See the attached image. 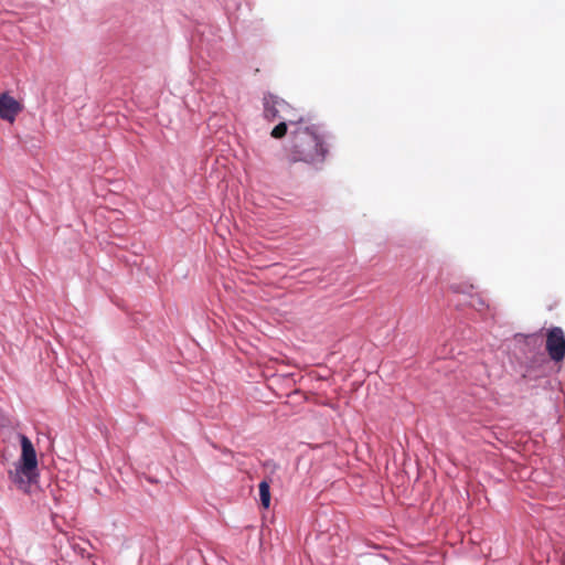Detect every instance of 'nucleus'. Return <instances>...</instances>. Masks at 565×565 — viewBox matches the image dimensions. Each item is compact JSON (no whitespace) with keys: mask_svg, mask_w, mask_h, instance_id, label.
<instances>
[{"mask_svg":"<svg viewBox=\"0 0 565 565\" xmlns=\"http://www.w3.org/2000/svg\"><path fill=\"white\" fill-rule=\"evenodd\" d=\"M328 153L326 137L318 125L309 121L290 130V140L285 148L288 163L302 162L316 167L326 161Z\"/></svg>","mask_w":565,"mask_h":565,"instance_id":"obj_1","label":"nucleus"},{"mask_svg":"<svg viewBox=\"0 0 565 565\" xmlns=\"http://www.w3.org/2000/svg\"><path fill=\"white\" fill-rule=\"evenodd\" d=\"M263 104L265 118L269 121H279L270 132V136L275 139L284 138L287 135L288 126L294 129L309 122V119L297 108L276 95H265Z\"/></svg>","mask_w":565,"mask_h":565,"instance_id":"obj_2","label":"nucleus"},{"mask_svg":"<svg viewBox=\"0 0 565 565\" xmlns=\"http://www.w3.org/2000/svg\"><path fill=\"white\" fill-rule=\"evenodd\" d=\"M545 349L554 362H561L565 358V333L559 327H552L546 332Z\"/></svg>","mask_w":565,"mask_h":565,"instance_id":"obj_3","label":"nucleus"},{"mask_svg":"<svg viewBox=\"0 0 565 565\" xmlns=\"http://www.w3.org/2000/svg\"><path fill=\"white\" fill-rule=\"evenodd\" d=\"M20 441L22 454L18 466L23 467L26 471H35L38 468V459L31 440L26 436L20 435Z\"/></svg>","mask_w":565,"mask_h":565,"instance_id":"obj_4","label":"nucleus"},{"mask_svg":"<svg viewBox=\"0 0 565 565\" xmlns=\"http://www.w3.org/2000/svg\"><path fill=\"white\" fill-rule=\"evenodd\" d=\"M22 106L8 94L0 95V118L13 122Z\"/></svg>","mask_w":565,"mask_h":565,"instance_id":"obj_5","label":"nucleus"},{"mask_svg":"<svg viewBox=\"0 0 565 565\" xmlns=\"http://www.w3.org/2000/svg\"><path fill=\"white\" fill-rule=\"evenodd\" d=\"M9 478L19 490L29 492L31 483L35 481L36 472L26 471L23 467L17 466L14 470L9 472Z\"/></svg>","mask_w":565,"mask_h":565,"instance_id":"obj_6","label":"nucleus"},{"mask_svg":"<svg viewBox=\"0 0 565 565\" xmlns=\"http://www.w3.org/2000/svg\"><path fill=\"white\" fill-rule=\"evenodd\" d=\"M259 497L262 505L268 509L270 505V487L265 480L259 483Z\"/></svg>","mask_w":565,"mask_h":565,"instance_id":"obj_7","label":"nucleus"},{"mask_svg":"<svg viewBox=\"0 0 565 565\" xmlns=\"http://www.w3.org/2000/svg\"><path fill=\"white\" fill-rule=\"evenodd\" d=\"M477 306H483V301L480 300L479 302H477Z\"/></svg>","mask_w":565,"mask_h":565,"instance_id":"obj_8","label":"nucleus"},{"mask_svg":"<svg viewBox=\"0 0 565 565\" xmlns=\"http://www.w3.org/2000/svg\"><path fill=\"white\" fill-rule=\"evenodd\" d=\"M477 306H483V301L480 300L479 302H477Z\"/></svg>","mask_w":565,"mask_h":565,"instance_id":"obj_9","label":"nucleus"}]
</instances>
